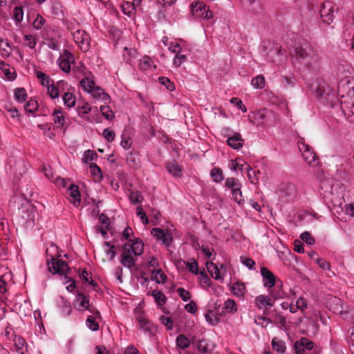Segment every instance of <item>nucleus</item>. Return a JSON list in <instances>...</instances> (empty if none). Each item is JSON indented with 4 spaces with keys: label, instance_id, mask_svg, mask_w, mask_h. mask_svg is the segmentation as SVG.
Listing matches in <instances>:
<instances>
[{
    "label": "nucleus",
    "instance_id": "c756f323",
    "mask_svg": "<svg viewBox=\"0 0 354 354\" xmlns=\"http://www.w3.org/2000/svg\"><path fill=\"white\" fill-rule=\"evenodd\" d=\"M230 168L235 172L240 171L243 173L248 168V165L243 159L237 158L232 161Z\"/></svg>",
    "mask_w": 354,
    "mask_h": 354
},
{
    "label": "nucleus",
    "instance_id": "49530a36",
    "mask_svg": "<svg viewBox=\"0 0 354 354\" xmlns=\"http://www.w3.org/2000/svg\"><path fill=\"white\" fill-rule=\"evenodd\" d=\"M86 325L91 331H97L99 330V324L96 321V319L92 315L87 317Z\"/></svg>",
    "mask_w": 354,
    "mask_h": 354
},
{
    "label": "nucleus",
    "instance_id": "13d9d810",
    "mask_svg": "<svg viewBox=\"0 0 354 354\" xmlns=\"http://www.w3.org/2000/svg\"><path fill=\"white\" fill-rule=\"evenodd\" d=\"M205 320L212 326H214L218 324L219 319L215 315L214 313L212 310L208 311L205 315Z\"/></svg>",
    "mask_w": 354,
    "mask_h": 354
},
{
    "label": "nucleus",
    "instance_id": "f03ea898",
    "mask_svg": "<svg viewBox=\"0 0 354 354\" xmlns=\"http://www.w3.org/2000/svg\"><path fill=\"white\" fill-rule=\"evenodd\" d=\"M339 82L337 88L338 95L340 97L342 109L348 121L354 124V80H352L351 73L348 68L342 71L338 68Z\"/></svg>",
    "mask_w": 354,
    "mask_h": 354
},
{
    "label": "nucleus",
    "instance_id": "39448f33",
    "mask_svg": "<svg viewBox=\"0 0 354 354\" xmlns=\"http://www.w3.org/2000/svg\"><path fill=\"white\" fill-rule=\"evenodd\" d=\"M319 194L326 204L340 206L344 201V187L336 179L324 178L320 182Z\"/></svg>",
    "mask_w": 354,
    "mask_h": 354
},
{
    "label": "nucleus",
    "instance_id": "f257e3e1",
    "mask_svg": "<svg viewBox=\"0 0 354 354\" xmlns=\"http://www.w3.org/2000/svg\"><path fill=\"white\" fill-rule=\"evenodd\" d=\"M283 283L273 273L267 270V324L273 323L284 326L286 319L276 308V301L282 299L285 292L282 290Z\"/></svg>",
    "mask_w": 354,
    "mask_h": 354
},
{
    "label": "nucleus",
    "instance_id": "bb28decb",
    "mask_svg": "<svg viewBox=\"0 0 354 354\" xmlns=\"http://www.w3.org/2000/svg\"><path fill=\"white\" fill-rule=\"evenodd\" d=\"M15 347L19 354H26L28 345L26 339L21 336H17L14 339Z\"/></svg>",
    "mask_w": 354,
    "mask_h": 354
},
{
    "label": "nucleus",
    "instance_id": "9d476101",
    "mask_svg": "<svg viewBox=\"0 0 354 354\" xmlns=\"http://www.w3.org/2000/svg\"><path fill=\"white\" fill-rule=\"evenodd\" d=\"M75 63L74 55L68 50L64 49L59 55L57 64L60 69L66 73H68L71 71V64Z\"/></svg>",
    "mask_w": 354,
    "mask_h": 354
},
{
    "label": "nucleus",
    "instance_id": "79ce46f5",
    "mask_svg": "<svg viewBox=\"0 0 354 354\" xmlns=\"http://www.w3.org/2000/svg\"><path fill=\"white\" fill-rule=\"evenodd\" d=\"M36 76L40 80L41 84L45 87L53 82L49 75L41 71H36Z\"/></svg>",
    "mask_w": 354,
    "mask_h": 354
},
{
    "label": "nucleus",
    "instance_id": "338daca9",
    "mask_svg": "<svg viewBox=\"0 0 354 354\" xmlns=\"http://www.w3.org/2000/svg\"><path fill=\"white\" fill-rule=\"evenodd\" d=\"M77 111L78 115L82 118H84L85 115L91 111V108L88 104H85L82 106H78Z\"/></svg>",
    "mask_w": 354,
    "mask_h": 354
},
{
    "label": "nucleus",
    "instance_id": "e2e57ef3",
    "mask_svg": "<svg viewBox=\"0 0 354 354\" xmlns=\"http://www.w3.org/2000/svg\"><path fill=\"white\" fill-rule=\"evenodd\" d=\"M45 22L46 19L41 15L37 14L32 22L33 28L37 30H41Z\"/></svg>",
    "mask_w": 354,
    "mask_h": 354
},
{
    "label": "nucleus",
    "instance_id": "bf43d9fd",
    "mask_svg": "<svg viewBox=\"0 0 354 354\" xmlns=\"http://www.w3.org/2000/svg\"><path fill=\"white\" fill-rule=\"evenodd\" d=\"M187 61V56L182 53L176 54L173 59V65L176 67H179L182 64Z\"/></svg>",
    "mask_w": 354,
    "mask_h": 354
},
{
    "label": "nucleus",
    "instance_id": "9b49d317",
    "mask_svg": "<svg viewBox=\"0 0 354 354\" xmlns=\"http://www.w3.org/2000/svg\"><path fill=\"white\" fill-rule=\"evenodd\" d=\"M73 39L82 52H88L91 48V37L83 30H77L73 33Z\"/></svg>",
    "mask_w": 354,
    "mask_h": 354
},
{
    "label": "nucleus",
    "instance_id": "5701e85b",
    "mask_svg": "<svg viewBox=\"0 0 354 354\" xmlns=\"http://www.w3.org/2000/svg\"><path fill=\"white\" fill-rule=\"evenodd\" d=\"M244 141L241 138L240 133H234L232 136L229 137L227 140V144L232 149L239 150L242 148Z\"/></svg>",
    "mask_w": 354,
    "mask_h": 354
},
{
    "label": "nucleus",
    "instance_id": "0e129e2a",
    "mask_svg": "<svg viewBox=\"0 0 354 354\" xmlns=\"http://www.w3.org/2000/svg\"><path fill=\"white\" fill-rule=\"evenodd\" d=\"M24 41H26V45L28 46L31 49H34L37 44V39L35 36L32 35H26L24 36Z\"/></svg>",
    "mask_w": 354,
    "mask_h": 354
},
{
    "label": "nucleus",
    "instance_id": "a878e982",
    "mask_svg": "<svg viewBox=\"0 0 354 354\" xmlns=\"http://www.w3.org/2000/svg\"><path fill=\"white\" fill-rule=\"evenodd\" d=\"M139 68L143 71L153 72L156 66L154 65V62L150 57L145 56L139 61Z\"/></svg>",
    "mask_w": 354,
    "mask_h": 354
},
{
    "label": "nucleus",
    "instance_id": "774afa93",
    "mask_svg": "<svg viewBox=\"0 0 354 354\" xmlns=\"http://www.w3.org/2000/svg\"><path fill=\"white\" fill-rule=\"evenodd\" d=\"M38 108V103L35 100H30L25 105L24 109L30 113L35 112Z\"/></svg>",
    "mask_w": 354,
    "mask_h": 354
},
{
    "label": "nucleus",
    "instance_id": "20e7f679",
    "mask_svg": "<svg viewBox=\"0 0 354 354\" xmlns=\"http://www.w3.org/2000/svg\"><path fill=\"white\" fill-rule=\"evenodd\" d=\"M319 194L326 204L340 206L344 201V187L336 179L324 178L320 182Z\"/></svg>",
    "mask_w": 354,
    "mask_h": 354
},
{
    "label": "nucleus",
    "instance_id": "412c9836",
    "mask_svg": "<svg viewBox=\"0 0 354 354\" xmlns=\"http://www.w3.org/2000/svg\"><path fill=\"white\" fill-rule=\"evenodd\" d=\"M57 304L60 309V313L62 317H68L71 315L72 307L70 302L67 299L60 296L57 299Z\"/></svg>",
    "mask_w": 354,
    "mask_h": 354
},
{
    "label": "nucleus",
    "instance_id": "a19ab883",
    "mask_svg": "<svg viewBox=\"0 0 354 354\" xmlns=\"http://www.w3.org/2000/svg\"><path fill=\"white\" fill-rule=\"evenodd\" d=\"M128 198L132 204L136 205L142 202L143 196L139 191H131Z\"/></svg>",
    "mask_w": 354,
    "mask_h": 354
},
{
    "label": "nucleus",
    "instance_id": "2f4dec72",
    "mask_svg": "<svg viewBox=\"0 0 354 354\" xmlns=\"http://www.w3.org/2000/svg\"><path fill=\"white\" fill-rule=\"evenodd\" d=\"M80 85L84 91L89 93L91 90H93L97 86L93 79L86 77L80 81Z\"/></svg>",
    "mask_w": 354,
    "mask_h": 354
},
{
    "label": "nucleus",
    "instance_id": "72a5a7b5",
    "mask_svg": "<svg viewBox=\"0 0 354 354\" xmlns=\"http://www.w3.org/2000/svg\"><path fill=\"white\" fill-rule=\"evenodd\" d=\"M11 46L8 39H0V52L3 57H8L11 54Z\"/></svg>",
    "mask_w": 354,
    "mask_h": 354
},
{
    "label": "nucleus",
    "instance_id": "7ed1b4c3",
    "mask_svg": "<svg viewBox=\"0 0 354 354\" xmlns=\"http://www.w3.org/2000/svg\"><path fill=\"white\" fill-rule=\"evenodd\" d=\"M319 194L326 204L340 206L344 201V187L336 179L324 178L320 182Z\"/></svg>",
    "mask_w": 354,
    "mask_h": 354
},
{
    "label": "nucleus",
    "instance_id": "2eb2a0df",
    "mask_svg": "<svg viewBox=\"0 0 354 354\" xmlns=\"http://www.w3.org/2000/svg\"><path fill=\"white\" fill-rule=\"evenodd\" d=\"M151 234L160 241L166 247H169L173 241L171 234L167 230L154 227L151 231Z\"/></svg>",
    "mask_w": 354,
    "mask_h": 354
},
{
    "label": "nucleus",
    "instance_id": "b1692460",
    "mask_svg": "<svg viewBox=\"0 0 354 354\" xmlns=\"http://www.w3.org/2000/svg\"><path fill=\"white\" fill-rule=\"evenodd\" d=\"M89 300L83 293H79L74 301V306L78 310L88 309Z\"/></svg>",
    "mask_w": 354,
    "mask_h": 354
},
{
    "label": "nucleus",
    "instance_id": "f3484780",
    "mask_svg": "<svg viewBox=\"0 0 354 354\" xmlns=\"http://www.w3.org/2000/svg\"><path fill=\"white\" fill-rule=\"evenodd\" d=\"M53 117L57 129H64L67 127L66 118L61 109H55L53 111Z\"/></svg>",
    "mask_w": 354,
    "mask_h": 354
},
{
    "label": "nucleus",
    "instance_id": "a211bd4d",
    "mask_svg": "<svg viewBox=\"0 0 354 354\" xmlns=\"http://www.w3.org/2000/svg\"><path fill=\"white\" fill-rule=\"evenodd\" d=\"M133 255V254L131 252L123 248V252L120 260L121 264L129 269L133 268L136 260Z\"/></svg>",
    "mask_w": 354,
    "mask_h": 354
},
{
    "label": "nucleus",
    "instance_id": "680f3d73",
    "mask_svg": "<svg viewBox=\"0 0 354 354\" xmlns=\"http://www.w3.org/2000/svg\"><path fill=\"white\" fill-rule=\"evenodd\" d=\"M255 306L258 309L262 310L263 313H266V297L263 295L257 296L255 299Z\"/></svg>",
    "mask_w": 354,
    "mask_h": 354
},
{
    "label": "nucleus",
    "instance_id": "c85d7f7f",
    "mask_svg": "<svg viewBox=\"0 0 354 354\" xmlns=\"http://www.w3.org/2000/svg\"><path fill=\"white\" fill-rule=\"evenodd\" d=\"M138 6L133 1H122L121 3L122 12L129 17H131L134 13L136 8Z\"/></svg>",
    "mask_w": 354,
    "mask_h": 354
},
{
    "label": "nucleus",
    "instance_id": "c9c22d12",
    "mask_svg": "<svg viewBox=\"0 0 354 354\" xmlns=\"http://www.w3.org/2000/svg\"><path fill=\"white\" fill-rule=\"evenodd\" d=\"M245 171H247V177L250 182L254 185L257 184L259 182V176L261 175L259 171H257L252 169L250 165H248V168H247Z\"/></svg>",
    "mask_w": 354,
    "mask_h": 354
},
{
    "label": "nucleus",
    "instance_id": "e433bc0d",
    "mask_svg": "<svg viewBox=\"0 0 354 354\" xmlns=\"http://www.w3.org/2000/svg\"><path fill=\"white\" fill-rule=\"evenodd\" d=\"M245 287L243 283H235L231 287L232 292L238 297H243L245 294Z\"/></svg>",
    "mask_w": 354,
    "mask_h": 354
},
{
    "label": "nucleus",
    "instance_id": "dca6fc26",
    "mask_svg": "<svg viewBox=\"0 0 354 354\" xmlns=\"http://www.w3.org/2000/svg\"><path fill=\"white\" fill-rule=\"evenodd\" d=\"M69 202L75 207L81 204V194L79 187L75 184H71L66 191Z\"/></svg>",
    "mask_w": 354,
    "mask_h": 354
},
{
    "label": "nucleus",
    "instance_id": "864d4df0",
    "mask_svg": "<svg viewBox=\"0 0 354 354\" xmlns=\"http://www.w3.org/2000/svg\"><path fill=\"white\" fill-rule=\"evenodd\" d=\"M100 112L104 118L107 120H112L115 116L113 111L109 106H101Z\"/></svg>",
    "mask_w": 354,
    "mask_h": 354
},
{
    "label": "nucleus",
    "instance_id": "aec40b11",
    "mask_svg": "<svg viewBox=\"0 0 354 354\" xmlns=\"http://www.w3.org/2000/svg\"><path fill=\"white\" fill-rule=\"evenodd\" d=\"M89 94H91V97L95 100L104 102V103H108L111 100L109 95L97 86L93 90H91Z\"/></svg>",
    "mask_w": 354,
    "mask_h": 354
},
{
    "label": "nucleus",
    "instance_id": "393cba45",
    "mask_svg": "<svg viewBox=\"0 0 354 354\" xmlns=\"http://www.w3.org/2000/svg\"><path fill=\"white\" fill-rule=\"evenodd\" d=\"M274 47L270 50V55L276 57L277 59H274L273 62H283L286 59V50L277 44H273Z\"/></svg>",
    "mask_w": 354,
    "mask_h": 354
},
{
    "label": "nucleus",
    "instance_id": "37998d69",
    "mask_svg": "<svg viewBox=\"0 0 354 354\" xmlns=\"http://www.w3.org/2000/svg\"><path fill=\"white\" fill-rule=\"evenodd\" d=\"M224 310L226 313H235L237 310V306L234 300L227 299L224 303Z\"/></svg>",
    "mask_w": 354,
    "mask_h": 354
},
{
    "label": "nucleus",
    "instance_id": "1a4fd4ad",
    "mask_svg": "<svg viewBox=\"0 0 354 354\" xmlns=\"http://www.w3.org/2000/svg\"><path fill=\"white\" fill-rule=\"evenodd\" d=\"M192 12L195 18L210 19L213 18V12L203 1H196L192 3Z\"/></svg>",
    "mask_w": 354,
    "mask_h": 354
},
{
    "label": "nucleus",
    "instance_id": "473e14b6",
    "mask_svg": "<svg viewBox=\"0 0 354 354\" xmlns=\"http://www.w3.org/2000/svg\"><path fill=\"white\" fill-rule=\"evenodd\" d=\"M272 347L273 351L279 354H283L286 351L285 342L277 337L272 339Z\"/></svg>",
    "mask_w": 354,
    "mask_h": 354
},
{
    "label": "nucleus",
    "instance_id": "0eeeda50",
    "mask_svg": "<svg viewBox=\"0 0 354 354\" xmlns=\"http://www.w3.org/2000/svg\"><path fill=\"white\" fill-rule=\"evenodd\" d=\"M274 192L282 203H294L299 199L298 187L291 182L280 183L277 186Z\"/></svg>",
    "mask_w": 354,
    "mask_h": 354
},
{
    "label": "nucleus",
    "instance_id": "c03bdc74",
    "mask_svg": "<svg viewBox=\"0 0 354 354\" xmlns=\"http://www.w3.org/2000/svg\"><path fill=\"white\" fill-rule=\"evenodd\" d=\"M151 295L153 297L154 300L158 305L162 306L166 303L167 297L165 295V294L162 293L161 291L158 290H154L152 292Z\"/></svg>",
    "mask_w": 354,
    "mask_h": 354
},
{
    "label": "nucleus",
    "instance_id": "ea45409f",
    "mask_svg": "<svg viewBox=\"0 0 354 354\" xmlns=\"http://www.w3.org/2000/svg\"><path fill=\"white\" fill-rule=\"evenodd\" d=\"M210 176L216 183H219L224 180L222 170L218 167H214L210 171Z\"/></svg>",
    "mask_w": 354,
    "mask_h": 354
},
{
    "label": "nucleus",
    "instance_id": "6e6d98bb",
    "mask_svg": "<svg viewBox=\"0 0 354 354\" xmlns=\"http://www.w3.org/2000/svg\"><path fill=\"white\" fill-rule=\"evenodd\" d=\"M97 153L93 150H86L83 155V162L86 164L93 161L97 158Z\"/></svg>",
    "mask_w": 354,
    "mask_h": 354
},
{
    "label": "nucleus",
    "instance_id": "de8ad7c7",
    "mask_svg": "<svg viewBox=\"0 0 354 354\" xmlns=\"http://www.w3.org/2000/svg\"><path fill=\"white\" fill-rule=\"evenodd\" d=\"M176 342V346L181 350L185 349L189 345V340L184 335L177 336Z\"/></svg>",
    "mask_w": 354,
    "mask_h": 354
},
{
    "label": "nucleus",
    "instance_id": "cd10ccee",
    "mask_svg": "<svg viewBox=\"0 0 354 354\" xmlns=\"http://www.w3.org/2000/svg\"><path fill=\"white\" fill-rule=\"evenodd\" d=\"M65 84L66 82L64 80H60L57 82V85L54 84L53 82L46 87L47 93L51 99H56L59 97V87L64 85Z\"/></svg>",
    "mask_w": 354,
    "mask_h": 354
},
{
    "label": "nucleus",
    "instance_id": "4d7b16f0",
    "mask_svg": "<svg viewBox=\"0 0 354 354\" xmlns=\"http://www.w3.org/2000/svg\"><path fill=\"white\" fill-rule=\"evenodd\" d=\"M296 308L299 309L303 315H305V310L308 307V301L304 297H299L296 301Z\"/></svg>",
    "mask_w": 354,
    "mask_h": 354
},
{
    "label": "nucleus",
    "instance_id": "58836bf2",
    "mask_svg": "<svg viewBox=\"0 0 354 354\" xmlns=\"http://www.w3.org/2000/svg\"><path fill=\"white\" fill-rule=\"evenodd\" d=\"M62 100L64 104L68 108H72L75 104L76 98L72 93H65L63 95Z\"/></svg>",
    "mask_w": 354,
    "mask_h": 354
},
{
    "label": "nucleus",
    "instance_id": "8fccbe9b",
    "mask_svg": "<svg viewBox=\"0 0 354 354\" xmlns=\"http://www.w3.org/2000/svg\"><path fill=\"white\" fill-rule=\"evenodd\" d=\"M188 270L196 275L198 274V264L196 259H192L185 263Z\"/></svg>",
    "mask_w": 354,
    "mask_h": 354
},
{
    "label": "nucleus",
    "instance_id": "f704fd0d",
    "mask_svg": "<svg viewBox=\"0 0 354 354\" xmlns=\"http://www.w3.org/2000/svg\"><path fill=\"white\" fill-rule=\"evenodd\" d=\"M167 279L166 274L162 272L161 269L154 270L152 271L151 280L154 281L157 283L163 284L165 283Z\"/></svg>",
    "mask_w": 354,
    "mask_h": 354
},
{
    "label": "nucleus",
    "instance_id": "7c9ffc66",
    "mask_svg": "<svg viewBox=\"0 0 354 354\" xmlns=\"http://www.w3.org/2000/svg\"><path fill=\"white\" fill-rule=\"evenodd\" d=\"M166 169L175 178H179L182 176L181 167L176 162L167 163Z\"/></svg>",
    "mask_w": 354,
    "mask_h": 354
},
{
    "label": "nucleus",
    "instance_id": "ddd939ff",
    "mask_svg": "<svg viewBox=\"0 0 354 354\" xmlns=\"http://www.w3.org/2000/svg\"><path fill=\"white\" fill-rule=\"evenodd\" d=\"M136 319L138 322V328L142 330L144 334L148 337H151L156 332V326L148 320L143 313H138Z\"/></svg>",
    "mask_w": 354,
    "mask_h": 354
},
{
    "label": "nucleus",
    "instance_id": "4468645a",
    "mask_svg": "<svg viewBox=\"0 0 354 354\" xmlns=\"http://www.w3.org/2000/svg\"><path fill=\"white\" fill-rule=\"evenodd\" d=\"M298 147L301 153L304 160L308 164L310 165L317 159L316 154L312 150L309 145L305 143L304 139L300 138L298 140Z\"/></svg>",
    "mask_w": 354,
    "mask_h": 354
},
{
    "label": "nucleus",
    "instance_id": "423d86ee",
    "mask_svg": "<svg viewBox=\"0 0 354 354\" xmlns=\"http://www.w3.org/2000/svg\"><path fill=\"white\" fill-rule=\"evenodd\" d=\"M290 55L294 59L295 66L299 69H301L302 66L313 68V65L317 64V57L313 54L312 47L307 42L299 43L290 53Z\"/></svg>",
    "mask_w": 354,
    "mask_h": 354
},
{
    "label": "nucleus",
    "instance_id": "6ab92c4d",
    "mask_svg": "<svg viewBox=\"0 0 354 354\" xmlns=\"http://www.w3.org/2000/svg\"><path fill=\"white\" fill-rule=\"evenodd\" d=\"M124 248L129 250L135 256H140L143 253L144 244L140 239H136L135 241H133L132 244H124Z\"/></svg>",
    "mask_w": 354,
    "mask_h": 354
},
{
    "label": "nucleus",
    "instance_id": "a18cd8bd",
    "mask_svg": "<svg viewBox=\"0 0 354 354\" xmlns=\"http://www.w3.org/2000/svg\"><path fill=\"white\" fill-rule=\"evenodd\" d=\"M13 19L16 24H20L24 19V10L21 6H15L12 11Z\"/></svg>",
    "mask_w": 354,
    "mask_h": 354
},
{
    "label": "nucleus",
    "instance_id": "09e8293b",
    "mask_svg": "<svg viewBox=\"0 0 354 354\" xmlns=\"http://www.w3.org/2000/svg\"><path fill=\"white\" fill-rule=\"evenodd\" d=\"M225 187L232 191L238 187H241V185L237 178L231 177L225 179Z\"/></svg>",
    "mask_w": 354,
    "mask_h": 354
},
{
    "label": "nucleus",
    "instance_id": "f8f14e48",
    "mask_svg": "<svg viewBox=\"0 0 354 354\" xmlns=\"http://www.w3.org/2000/svg\"><path fill=\"white\" fill-rule=\"evenodd\" d=\"M47 261L48 270L53 274L65 275L69 270L68 263L63 260L52 257L50 261Z\"/></svg>",
    "mask_w": 354,
    "mask_h": 354
},
{
    "label": "nucleus",
    "instance_id": "69168bd1",
    "mask_svg": "<svg viewBox=\"0 0 354 354\" xmlns=\"http://www.w3.org/2000/svg\"><path fill=\"white\" fill-rule=\"evenodd\" d=\"M168 50L172 53H183L180 45L176 41H171L168 45Z\"/></svg>",
    "mask_w": 354,
    "mask_h": 354
},
{
    "label": "nucleus",
    "instance_id": "4be33fe9",
    "mask_svg": "<svg viewBox=\"0 0 354 354\" xmlns=\"http://www.w3.org/2000/svg\"><path fill=\"white\" fill-rule=\"evenodd\" d=\"M0 70L3 74L5 79L9 81H13L16 78L15 68L3 61H0Z\"/></svg>",
    "mask_w": 354,
    "mask_h": 354
},
{
    "label": "nucleus",
    "instance_id": "5fc2aeb1",
    "mask_svg": "<svg viewBox=\"0 0 354 354\" xmlns=\"http://www.w3.org/2000/svg\"><path fill=\"white\" fill-rule=\"evenodd\" d=\"M207 267L208 270H209L211 267H213V270L209 271L213 278H214L216 280L223 279L222 277L221 276L218 268L216 265L214 264L213 263H207Z\"/></svg>",
    "mask_w": 354,
    "mask_h": 354
},
{
    "label": "nucleus",
    "instance_id": "603ef678",
    "mask_svg": "<svg viewBox=\"0 0 354 354\" xmlns=\"http://www.w3.org/2000/svg\"><path fill=\"white\" fill-rule=\"evenodd\" d=\"M241 187H238L236 189H234L231 191V194L232 195L233 199L236 203L241 205L244 203V198L242 195V192L241 190Z\"/></svg>",
    "mask_w": 354,
    "mask_h": 354
},
{
    "label": "nucleus",
    "instance_id": "3c124183",
    "mask_svg": "<svg viewBox=\"0 0 354 354\" xmlns=\"http://www.w3.org/2000/svg\"><path fill=\"white\" fill-rule=\"evenodd\" d=\"M251 84L255 88H262L266 84L265 78L262 75H257L253 77L251 81Z\"/></svg>",
    "mask_w": 354,
    "mask_h": 354
},
{
    "label": "nucleus",
    "instance_id": "4c0bfd02",
    "mask_svg": "<svg viewBox=\"0 0 354 354\" xmlns=\"http://www.w3.org/2000/svg\"><path fill=\"white\" fill-rule=\"evenodd\" d=\"M15 100L19 103H23L26 100L27 93L24 88H17L14 90Z\"/></svg>",
    "mask_w": 354,
    "mask_h": 354
},
{
    "label": "nucleus",
    "instance_id": "052dcab7",
    "mask_svg": "<svg viewBox=\"0 0 354 354\" xmlns=\"http://www.w3.org/2000/svg\"><path fill=\"white\" fill-rule=\"evenodd\" d=\"M103 138L109 142H112L115 140V132L109 128L104 129L102 131Z\"/></svg>",
    "mask_w": 354,
    "mask_h": 354
},
{
    "label": "nucleus",
    "instance_id": "6e6552de",
    "mask_svg": "<svg viewBox=\"0 0 354 354\" xmlns=\"http://www.w3.org/2000/svg\"><path fill=\"white\" fill-rule=\"evenodd\" d=\"M337 11V8L331 1H326L321 5L319 10V16L324 24H330L335 17V13Z\"/></svg>",
    "mask_w": 354,
    "mask_h": 354
}]
</instances>
